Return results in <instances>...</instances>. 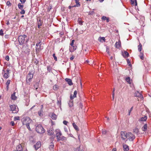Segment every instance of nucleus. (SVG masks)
Listing matches in <instances>:
<instances>
[{
	"label": "nucleus",
	"instance_id": "f257e3e1",
	"mask_svg": "<svg viewBox=\"0 0 151 151\" xmlns=\"http://www.w3.org/2000/svg\"><path fill=\"white\" fill-rule=\"evenodd\" d=\"M22 122L23 125H26L27 128L29 130L31 131L29 127V124L31 122L32 120L28 117H24L22 119Z\"/></svg>",
	"mask_w": 151,
	"mask_h": 151
},
{
	"label": "nucleus",
	"instance_id": "f03ea898",
	"mask_svg": "<svg viewBox=\"0 0 151 151\" xmlns=\"http://www.w3.org/2000/svg\"><path fill=\"white\" fill-rule=\"evenodd\" d=\"M56 137H57V140L58 141L60 140H66V137L63 136H62V134L59 129H56L55 130Z\"/></svg>",
	"mask_w": 151,
	"mask_h": 151
},
{
	"label": "nucleus",
	"instance_id": "7ed1b4c3",
	"mask_svg": "<svg viewBox=\"0 0 151 151\" xmlns=\"http://www.w3.org/2000/svg\"><path fill=\"white\" fill-rule=\"evenodd\" d=\"M18 41L20 45H23L27 42L28 40V39L26 35H21L19 36Z\"/></svg>",
	"mask_w": 151,
	"mask_h": 151
},
{
	"label": "nucleus",
	"instance_id": "20e7f679",
	"mask_svg": "<svg viewBox=\"0 0 151 151\" xmlns=\"http://www.w3.org/2000/svg\"><path fill=\"white\" fill-rule=\"evenodd\" d=\"M37 132L40 134H42L45 132V129L40 124L38 125L36 127Z\"/></svg>",
	"mask_w": 151,
	"mask_h": 151
},
{
	"label": "nucleus",
	"instance_id": "39448f33",
	"mask_svg": "<svg viewBox=\"0 0 151 151\" xmlns=\"http://www.w3.org/2000/svg\"><path fill=\"white\" fill-rule=\"evenodd\" d=\"M10 109L11 111H12L13 113H17L19 110L17 106L14 105H11L9 106Z\"/></svg>",
	"mask_w": 151,
	"mask_h": 151
},
{
	"label": "nucleus",
	"instance_id": "423d86ee",
	"mask_svg": "<svg viewBox=\"0 0 151 151\" xmlns=\"http://www.w3.org/2000/svg\"><path fill=\"white\" fill-rule=\"evenodd\" d=\"M121 135L122 140L125 141L127 140L126 139L127 138L128 133L125 132H122L121 133Z\"/></svg>",
	"mask_w": 151,
	"mask_h": 151
},
{
	"label": "nucleus",
	"instance_id": "0eeeda50",
	"mask_svg": "<svg viewBox=\"0 0 151 151\" xmlns=\"http://www.w3.org/2000/svg\"><path fill=\"white\" fill-rule=\"evenodd\" d=\"M41 42H37L36 45V51L37 52H39L43 48L41 47Z\"/></svg>",
	"mask_w": 151,
	"mask_h": 151
},
{
	"label": "nucleus",
	"instance_id": "6e6552de",
	"mask_svg": "<svg viewBox=\"0 0 151 151\" xmlns=\"http://www.w3.org/2000/svg\"><path fill=\"white\" fill-rule=\"evenodd\" d=\"M33 77V74L31 73L30 72L27 76L26 80L27 83H29Z\"/></svg>",
	"mask_w": 151,
	"mask_h": 151
},
{
	"label": "nucleus",
	"instance_id": "1a4fd4ad",
	"mask_svg": "<svg viewBox=\"0 0 151 151\" xmlns=\"http://www.w3.org/2000/svg\"><path fill=\"white\" fill-rule=\"evenodd\" d=\"M135 136L131 132L128 133L127 138L130 141H133L135 139Z\"/></svg>",
	"mask_w": 151,
	"mask_h": 151
},
{
	"label": "nucleus",
	"instance_id": "9d476101",
	"mask_svg": "<svg viewBox=\"0 0 151 151\" xmlns=\"http://www.w3.org/2000/svg\"><path fill=\"white\" fill-rule=\"evenodd\" d=\"M114 46L115 47L118 49H119L121 47V42L120 40L118 41V42H116Z\"/></svg>",
	"mask_w": 151,
	"mask_h": 151
},
{
	"label": "nucleus",
	"instance_id": "9b49d317",
	"mask_svg": "<svg viewBox=\"0 0 151 151\" xmlns=\"http://www.w3.org/2000/svg\"><path fill=\"white\" fill-rule=\"evenodd\" d=\"M41 142L40 141H38L35 145H34V147L36 150H37L41 147Z\"/></svg>",
	"mask_w": 151,
	"mask_h": 151
},
{
	"label": "nucleus",
	"instance_id": "f8f14e48",
	"mask_svg": "<svg viewBox=\"0 0 151 151\" xmlns=\"http://www.w3.org/2000/svg\"><path fill=\"white\" fill-rule=\"evenodd\" d=\"M37 23L38 27V28H40V27L42 26V22L40 18H39L37 19Z\"/></svg>",
	"mask_w": 151,
	"mask_h": 151
},
{
	"label": "nucleus",
	"instance_id": "ddd939ff",
	"mask_svg": "<svg viewBox=\"0 0 151 151\" xmlns=\"http://www.w3.org/2000/svg\"><path fill=\"white\" fill-rule=\"evenodd\" d=\"M134 95L135 96L141 98H143L142 95L138 91H137L135 92Z\"/></svg>",
	"mask_w": 151,
	"mask_h": 151
},
{
	"label": "nucleus",
	"instance_id": "4468645a",
	"mask_svg": "<svg viewBox=\"0 0 151 151\" xmlns=\"http://www.w3.org/2000/svg\"><path fill=\"white\" fill-rule=\"evenodd\" d=\"M9 71L10 70L8 69H7L6 70V72L5 73L4 75V78H7L9 77Z\"/></svg>",
	"mask_w": 151,
	"mask_h": 151
},
{
	"label": "nucleus",
	"instance_id": "2eb2a0df",
	"mask_svg": "<svg viewBox=\"0 0 151 151\" xmlns=\"http://www.w3.org/2000/svg\"><path fill=\"white\" fill-rule=\"evenodd\" d=\"M65 81L67 82L68 84L70 86H71L73 84L72 81L70 79L66 78L65 79Z\"/></svg>",
	"mask_w": 151,
	"mask_h": 151
},
{
	"label": "nucleus",
	"instance_id": "dca6fc26",
	"mask_svg": "<svg viewBox=\"0 0 151 151\" xmlns=\"http://www.w3.org/2000/svg\"><path fill=\"white\" fill-rule=\"evenodd\" d=\"M122 55L124 58L128 57L129 56V53L126 51H124V52H122Z\"/></svg>",
	"mask_w": 151,
	"mask_h": 151
},
{
	"label": "nucleus",
	"instance_id": "f3484780",
	"mask_svg": "<svg viewBox=\"0 0 151 151\" xmlns=\"http://www.w3.org/2000/svg\"><path fill=\"white\" fill-rule=\"evenodd\" d=\"M50 116L52 119H56L57 118V116L54 113H52L50 114Z\"/></svg>",
	"mask_w": 151,
	"mask_h": 151
},
{
	"label": "nucleus",
	"instance_id": "a211bd4d",
	"mask_svg": "<svg viewBox=\"0 0 151 151\" xmlns=\"http://www.w3.org/2000/svg\"><path fill=\"white\" fill-rule=\"evenodd\" d=\"M76 47L74 46H71L70 47L69 50L71 52H73L76 49Z\"/></svg>",
	"mask_w": 151,
	"mask_h": 151
},
{
	"label": "nucleus",
	"instance_id": "6ab92c4d",
	"mask_svg": "<svg viewBox=\"0 0 151 151\" xmlns=\"http://www.w3.org/2000/svg\"><path fill=\"white\" fill-rule=\"evenodd\" d=\"M17 151H22V147L21 145H18L16 147Z\"/></svg>",
	"mask_w": 151,
	"mask_h": 151
},
{
	"label": "nucleus",
	"instance_id": "aec40b11",
	"mask_svg": "<svg viewBox=\"0 0 151 151\" xmlns=\"http://www.w3.org/2000/svg\"><path fill=\"white\" fill-rule=\"evenodd\" d=\"M123 148L124 151H127L129 150V147L125 144H123Z\"/></svg>",
	"mask_w": 151,
	"mask_h": 151
},
{
	"label": "nucleus",
	"instance_id": "412c9836",
	"mask_svg": "<svg viewBox=\"0 0 151 151\" xmlns=\"http://www.w3.org/2000/svg\"><path fill=\"white\" fill-rule=\"evenodd\" d=\"M47 132L49 135H51L54 134V130L52 129H50L47 131Z\"/></svg>",
	"mask_w": 151,
	"mask_h": 151
},
{
	"label": "nucleus",
	"instance_id": "4be33fe9",
	"mask_svg": "<svg viewBox=\"0 0 151 151\" xmlns=\"http://www.w3.org/2000/svg\"><path fill=\"white\" fill-rule=\"evenodd\" d=\"M75 2L76 3V4L75 5L73 6V7H78L80 5V4L78 0H75Z\"/></svg>",
	"mask_w": 151,
	"mask_h": 151
},
{
	"label": "nucleus",
	"instance_id": "5701e85b",
	"mask_svg": "<svg viewBox=\"0 0 151 151\" xmlns=\"http://www.w3.org/2000/svg\"><path fill=\"white\" fill-rule=\"evenodd\" d=\"M11 98L12 99L14 100H16L17 98V97L15 95V93H13L11 96Z\"/></svg>",
	"mask_w": 151,
	"mask_h": 151
},
{
	"label": "nucleus",
	"instance_id": "b1692460",
	"mask_svg": "<svg viewBox=\"0 0 151 151\" xmlns=\"http://www.w3.org/2000/svg\"><path fill=\"white\" fill-rule=\"evenodd\" d=\"M73 127L76 131H78L79 130V128L76 125V124L75 123H73L72 124Z\"/></svg>",
	"mask_w": 151,
	"mask_h": 151
},
{
	"label": "nucleus",
	"instance_id": "393cba45",
	"mask_svg": "<svg viewBox=\"0 0 151 151\" xmlns=\"http://www.w3.org/2000/svg\"><path fill=\"white\" fill-rule=\"evenodd\" d=\"M68 104L70 107H72L73 106V101L70 100L68 102Z\"/></svg>",
	"mask_w": 151,
	"mask_h": 151
},
{
	"label": "nucleus",
	"instance_id": "a878e982",
	"mask_svg": "<svg viewBox=\"0 0 151 151\" xmlns=\"http://www.w3.org/2000/svg\"><path fill=\"white\" fill-rule=\"evenodd\" d=\"M147 119V116H145L144 117L140 118L139 119V121H145Z\"/></svg>",
	"mask_w": 151,
	"mask_h": 151
},
{
	"label": "nucleus",
	"instance_id": "bb28decb",
	"mask_svg": "<svg viewBox=\"0 0 151 151\" xmlns=\"http://www.w3.org/2000/svg\"><path fill=\"white\" fill-rule=\"evenodd\" d=\"M10 83V81L9 80H8L7 81L6 83V90L7 91L8 90L9 86V84Z\"/></svg>",
	"mask_w": 151,
	"mask_h": 151
},
{
	"label": "nucleus",
	"instance_id": "cd10ccee",
	"mask_svg": "<svg viewBox=\"0 0 151 151\" xmlns=\"http://www.w3.org/2000/svg\"><path fill=\"white\" fill-rule=\"evenodd\" d=\"M98 40L99 41L102 42L101 41L102 40L104 42H105L106 41V39L105 37H99V38Z\"/></svg>",
	"mask_w": 151,
	"mask_h": 151
},
{
	"label": "nucleus",
	"instance_id": "c85d7f7f",
	"mask_svg": "<svg viewBox=\"0 0 151 151\" xmlns=\"http://www.w3.org/2000/svg\"><path fill=\"white\" fill-rule=\"evenodd\" d=\"M125 80L129 84H131V80L129 77H128L126 78H125Z\"/></svg>",
	"mask_w": 151,
	"mask_h": 151
},
{
	"label": "nucleus",
	"instance_id": "c756f323",
	"mask_svg": "<svg viewBox=\"0 0 151 151\" xmlns=\"http://www.w3.org/2000/svg\"><path fill=\"white\" fill-rule=\"evenodd\" d=\"M83 22L82 20V19L81 18H79L78 19V22L79 24L81 25H83Z\"/></svg>",
	"mask_w": 151,
	"mask_h": 151
},
{
	"label": "nucleus",
	"instance_id": "7c9ffc66",
	"mask_svg": "<svg viewBox=\"0 0 151 151\" xmlns=\"http://www.w3.org/2000/svg\"><path fill=\"white\" fill-rule=\"evenodd\" d=\"M147 125L146 124H145L144 125V126L142 128V130L143 131H145L147 130Z\"/></svg>",
	"mask_w": 151,
	"mask_h": 151
},
{
	"label": "nucleus",
	"instance_id": "2f4dec72",
	"mask_svg": "<svg viewBox=\"0 0 151 151\" xmlns=\"http://www.w3.org/2000/svg\"><path fill=\"white\" fill-rule=\"evenodd\" d=\"M18 6L19 9H22L24 7V5H22L21 3H19L18 4Z\"/></svg>",
	"mask_w": 151,
	"mask_h": 151
},
{
	"label": "nucleus",
	"instance_id": "473e14b6",
	"mask_svg": "<svg viewBox=\"0 0 151 151\" xmlns=\"http://www.w3.org/2000/svg\"><path fill=\"white\" fill-rule=\"evenodd\" d=\"M138 50L139 52H141L142 49V45L140 43H139V45L138 46Z\"/></svg>",
	"mask_w": 151,
	"mask_h": 151
},
{
	"label": "nucleus",
	"instance_id": "72a5a7b5",
	"mask_svg": "<svg viewBox=\"0 0 151 151\" xmlns=\"http://www.w3.org/2000/svg\"><path fill=\"white\" fill-rule=\"evenodd\" d=\"M47 71L49 72H50L52 71V68L50 65H48L47 66Z\"/></svg>",
	"mask_w": 151,
	"mask_h": 151
},
{
	"label": "nucleus",
	"instance_id": "f704fd0d",
	"mask_svg": "<svg viewBox=\"0 0 151 151\" xmlns=\"http://www.w3.org/2000/svg\"><path fill=\"white\" fill-rule=\"evenodd\" d=\"M133 132L136 134H138L139 132V129L137 128H135L133 129Z\"/></svg>",
	"mask_w": 151,
	"mask_h": 151
},
{
	"label": "nucleus",
	"instance_id": "c9c22d12",
	"mask_svg": "<svg viewBox=\"0 0 151 151\" xmlns=\"http://www.w3.org/2000/svg\"><path fill=\"white\" fill-rule=\"evenodd\" d=\"M139 56L141 60H143L144 59L143 54L142 52H140Z\"/></svg>",
	"mask_w": 151,
	"mask_h": 151
},
{
	"label": "nucleus",
	"instance_id": "e433bc0d",
	"mask_svg": "<svg viewBox=\"0 0 151 151\" xmlns=\"http://www.w3.org/2000/svg\"><path fill=\"white\" fill-rule=\"evenodd\" d=\"M109 47L108 46L106 47V52L107 53L108 55H110V53L109 52Z\"/></svg>",
	"mask_w": 151,
	"mask_h": 151
},
{
	"label": "nucleus",
	"instance_id": "4c0bfd02",
	"mask_svg": "<svg viewBox=\"0 0 151 151\" xmlns=\"http://www.w3.org/2000/svg\"><path fill=\"white\" fill-rule=\"evenodd\" d=\"M132 4H134V2L135 1V6H137V3L136 0H131Z\"/></svg>",
	"mask_w": 151,
	"mask_h": 151
},
{
	"label": "nucleus",
	"instance_id": "58836bf2",
	"mask_svg": "<svg viewBox=\"0 0 151 151\" xmlns=\"http://www.w3.org/2000/svg\"><path fill=\"white\" fill-rule=\"evenodd\" d=\"M114 91H115V88H114L113 89L112 94V100H114V95H115Z\"/></svg>",
	"mask_w": 151,
	"mask_h": 151
},
{
	"label": "nucleus",
	"instance_id": "ea45409f",
	"mask_svg": "<svg viewBox=\"0 0 151 151\" xmlns=\"http://www.w3.org/2000/svg\"><path fill=\"white\" fill-rule=\"evenodd\" d=\"M54 147L53 143L52 142H51V145H50V146L49 147V148H52V149Z\"/></svg>",
	"mask_w": 151,
	"mask_h": 151
},
{
	"label": "nucleus",
	"instance_id": "a19ab883",
	"mask_svg": "<svg viewBox=\"0 0 151 151\" xmlns=\"http://www.w3.org/2000/svg\"><path fill=\"white\" fill-rule=\"evenodd\" d=\"M42 112H43V111L42 110L39 111L38 112L39 115L40 116H42Z\"/></svg>",
	"mask_w": 151,
	"mask_h": 151
},
{
	"label": "nucleus",
	"instance_id": "79ce46f5",
	"mask_svg": "<svg viewBox=\"0 0 151 151\" xmlns=\"http://www.w3.org/2000/svg\"><path fill=\"white\" fill-rule=\"evenodd\" d=\"M21 11L20 12V13L21 14H24L25 13V11L24 10L22 9H21Z\"/></svg>",
	"mask_w": 151,
	"mask_h": 151
},
{
	"label": "nucleus",
	"instance_id": "37998d69",
	"mask_svg": "<svg viewBox=\"0 0 151 151\" xmlns=\"http://www.w3.org/2000/svg\"><path fill=\"white\" fill-rule=\"evenodd\" d=\"M6 5L8 6H11L12 5V4L9 1H8L6 2Z\"/></svg>",
	"mask_w": 151,
	"mask_h": 151
},
{
	"label": "nucleus",
	"instance_id": "c03bdc74",
	"mask_svg": "<svg viewBox=\"0 0 151 151\" xmlns=\"http://www.w3.org/2000/svg\"><path fill=\"white\" fill-rule=\"evenodd\" d=\"M77 94V91H75L74 92L73 97V98L76 97V95Z\"/></svg>",
	"mask_w": 151,
	"mask_h": 151
},
{
	"label": "nucleus",
	"instance_id": "a18cd8bd",
	"mask_svg": "<svg viewBox=\"0 0 151 151\" xmlns=\"http://www.w3.org/2000/svg\"><path fill=\"white\" fill-rule=\"evenodd\" d=\"M53 57L54 58V59L56 61L57 60V58L55 56V53H53L52 55Z\"/></svg>",
	"mask_w": 151,
	"mask_h": 151
},
{
	"label": "nucleus",
	"instance_id": "49530a36",
	"mask_svg": "<svg viewBox=\"0 0 151 151\" xmlns=\"http://www.w3.org/2000/svg\"><path fill=\"white\" fill-rule=\"evenodd\" d=\"M58 88V86L56 85H54L53 87V89L54 90H57Z\"/></svg>",
	"mask_w": 151,
	"mask_h": 151
},
{
	"label": "nucleus",
	"instance_id": "de8ad7c7",
	"mask_svg": "<svg viewBox=\"0 0 151 151\" xmlns=\"http://www.w3.org/2000/svg\"><path fill=\"white\" fill-rule=\"evenodd\" d=\"M3 31L2 29H1L0 30V35L1 36H3Z\"/></svg>",
	"mask_w": 151,
	"mask_h": 151
},
{
	"label": "nucleus",
	"instance_id": "09e8293b",
	"mask_svg": "<svg viewBox=\"0 0 151 151\" xmlns=\"http://www.w3.org/2000/svg\"><path fill=\"white\" fill-rule=\"evenodd\" d=\"M19 120V116H16L14 117V120L15 121Z\"/></svg>",
	"mask_w": 151,
	"mask_h": 151
},
{
	"label": "nucleus",
	"instance_id": "8fccbe9b",
	"mask_svg": "<svg viewBox=\"0 0 151 151\" xmlns=\"http://www.w3.org/2000/svg\"><path fill=\"white\" fill-rule=\"evenodd\" d=\"M75 40H72L71 41V43H70V45L71 46H73L74 43V42Z\"/></svg>",
	"mask_w": 151,
	"mask_h": 151
},
{
	"label": "nucleus",
	"instance_id": "3c124183",
	"mask_svg": "<svg viewBox=\"0 0 151 151\" xmlns=\"http://www.w3.org/2000/svg\"><path fill=\"white\" fill-rule=\"evenodd\" d=\"M68 123V122L65 120H64L63 122V124L66 125H67Z\"/></svg>",
	"mask_w": 151,
	"mask_h": 151
},
{
	"label": "nucleus",
	"instance_id": "603ef678",
	"mask_svg": "<svg viewBox=\"0 0 151 151\" xmlns=\"http://www.w3.org/2000/svg\"><path fill=\"white\" fill-rule=\"evenodd\" d=\"M133 107H132L131 109H130L129 111V113H128V115H130V113L131 112V111H132V109H133Z\"/></svg>",
	"mask_w": 151,
	"mask_h": 151
},
{
	"label": "nucleus",
	"instance_id": "864d4df0",
	"mask_svg": "<svg viewBox=\"0 0 151 151\" xmlns=\"http://www.w3.org/2000/svg\"><path fill=\"white\" fill-rule=\"evenodd\" d=\"M75 151H83L82 150H80V147L77 148Z\"/></svg>",
	"mask_w": 151,
	"mask_h": 151
},
{
	"label": "nucleus",
	"instance_id": "5fc2aeb1",
	"mask_svg": "<svg viewBox=\"0 0 151 151\" xmlns=\"http://www.w3.org/2000/svg\"><path fill=\"white\" fill-rule=\"evenodd\" d=\"M93 13H94V12L93 11H90V12H89L88 14H89V15H92L93 14Z\"/></svg>",
	"mask_w": 151,
	"mask_h": 151
},
{
	"label": "nucleus",
	"instance_id": "6e6d98bb",
	"mask_svg": "<svg viewBox=\"0 0 151 151\" xmlns=\"http://www.w3.org/2000/svg\"><path fill=\"white\" fill-rule=\"evenodd\" d=\"M61 101L58 100L57 101V104L58 105L60 106L61 105Z\"/></svg>",
	"mask_w": 151,
	"mask_h": 151
},
{
	"label": "nucleus",
	"instance_id": "4d7b16f0",
	"mask_svg": "<svg viewBox=\"0 0 151 151\" xmlns=\"http://www.w3.org/2000/svg\"><path fill=\"white\" fill-rule=\"evenodd\" d=\"M106 130H102V134H106Z\"/></svg>",
	"mask_w": 151,
	"mask_h": 151
},
{
	"label": "nucleus",
	"instance_id": "13d9d810",
	"mask_svg": "<svg viewBox=\"0 0 151 151\" xmlns=\"http://www.w3.org/2000/svg\"><path fill=\"white\" fill-rule=\"evenodd\" d=\"M26 0H20V1L21 2L22 4H24L26 1Z\"/></svg>",
	"mask_w": 151,
	"mask_h": 151
},
{
	"label": "nucleus",
	"instance_id": "bf43d9fd",
	"mask_svg": "<svg viewBox=\"0 0 151 151\" xmlns=\"http://www.w3.org/2000/svg\"><path fill=\"white\" fill-rule=\"evenodd\" d=\"M5 58V59L7 61H8L9 60V57L8 55L6 56Z\"/></svg>",
	"mask_w": 151,
	"mask_h": 151
},
{
	"label": "nucleus",
	"instance_id": "052dcab7",
	"mask_svg": "<svg viewBox=\"0 0 151 151\" xmlns=\"http://www.w3.org/2000/svg\"><path fill=\"white\" fill-rule=\"evenodd\" d=\"M106 19V17L105 16H103L102 17V19L103 20H105Z\"/></svg>",
	"mask_w": 151,
	"mask_h": 151
},
{
	"label": "nucleus",
	"instance_id": "680f3d73",
	"mask_svg": "<svg viewBox=\"0 0 151 151\" xmlns=\"http://www.w3.org/2000/svg\"><path fill=\"white\" fill-rule=\"evenodd\" d=\"M127 63L129 64V65L130 66V65H131V64L129 60L128 59H127Z\"/></svg>",
	"mask_w": 151,
	"mask_h": 151
},
{
	"label": "nucleus",
	"instance_id": "e2e57ef3",
	"mask_svg": "<svg viewBox=\"0 0 151 151\" xmlns=\"http://www.w3.org/2000/svg\"><path fill=\"white\" fill-rule=\"evenodd\" d=\"M9 35H5L4 36V37H5L6 38V39H8L9 38Z\"/></svg>",
	"mask_w": 151,
	"mask_h": 151
},
{
	"label": "nucleus",
	"instance_id": "0e129e2a",
	"mask_svg": "<svg viewBox=\"0 0 151 151\" xmlns=\"http://www.w3.org/2000/svg\"><path fill=\"white\" fill-rule=\"evenodd\" d=\"M11 124L12 126H14V125L15 124L13 121H12L11 122Z\"/></svg>",
	"mask_w": 151,
	"mask_h": 151
},
{
	"label": "nucleus",
	"instance_id": "69168bd1",
	"mask_svg": "<svg viewBox=\"0 0 151 151\" xmlns=\"http://www.w3.org/2000/svg\"><path fill=\"white\" fill-rule=\"evenodd\" d=\"M74 58V56L73 55L70 58V59L71 60H73Z\"/></svg>",
	"mask_w": 151,
	"mask_h": 151
},
{
	"label": "nucleus",
	"instance_id": "338daca9",
	"mask_svg": "<svg viewBox=\"0 0 151 151\" xmlns=\"http://www.w3.org/2000/svg\"><path fill=\"white\" fill-rule=\"evenodd\" d=\"M52 7L51 6H50L48 8V11H50V10L51 9H52Z\"/></svg>",
	"mask_w": 151,
	"mask_h": 151
},
{
	"label": "nucleus",
	"instance_id": "774afa93",
	"mask_svg": "<svg viewBox=\"0 0 151 151\" xmlns=\"http://www.w3.org/2000/svg\"><path fill=\"white\" fill-rule=\"evenodd\" d=\"M106 22H109V19L108 17H106Z\"/></svg>",
	"mask_w": 151,
	"mask_h": 151
}]
</instances>
